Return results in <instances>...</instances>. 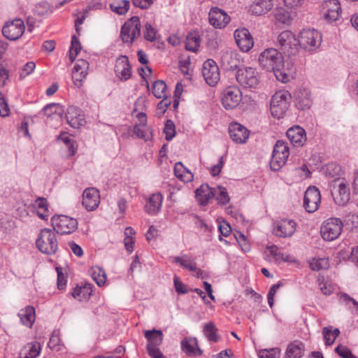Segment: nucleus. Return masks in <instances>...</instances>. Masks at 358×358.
I'll use <instances>...</instances> for the list:
<instances>
[{"instance_id":"obj_1","label":"nucleus","mask_w":358,"mask_h":358,"mask_svg":"<svg viewBox=\"0 0 358 358\" xmlns=\"http://www.w3.org/2000/svg\"><path fill=\"white\" fill-rule=\"evenodd\" d=\"M299 41L296 35L289 30L280 33L276 38V46L288 56L294 55L299 50Z\"/></svg>"},{"instance_id":"obj_2","label":"nucleus","mask_w":358,"mask_h":358,"mask_svg":"<svg viewBox=\"0 0 358 358\" xmlns=\"http://www.w3.org/2000/svg\"><path fill=\"white\" fill-rule=\"evenodd\" d=\"M141 24L138 16H133L122 25L120 38L124 43L131 45L141 36Z\"/></svg>"},{"instance_id":"obj_3","label":"nucleus","mask_w":358,"mask_h":358,"mask_svg":"<svg viewBox=\"0 0 358 358\" xmlns=\"http://www.w3.org/2000/svg\"><path fill=\"white\" fill-rule=\"evenodd\" d=\"M36 243L41 252L48 255L55 253L58 248L55 232L47 228L41 230Z\"/></svg>"},{"instance_id":"obj_4","label":"nucleus","mask_w":358,"mask_h":358,"mask_svg":"<svg viewBox=\"0 0 358 358\" xmlns=\"http://www.w3.org/2000/svg\"><path fill=\"white\" fill-rule=\"evenodd\" d=\"M298 41L299 42V47L312 51L320 46L322 35L316 29H304L300 32Z\"/></svg>"},{"instance_id":"obj_5","label":"nucleus","mask_w":358,"mask_h":358,"mask_svg":"<svg viewBox=\"0 0 358 358\" xmlns=\"http://www.w3.org/2000/svg\"><path fill=\"white\" fill-rule=\"evenodd\" d=\"M270 66H272L273 75L278 81L286 83L292 78L284 68L282 55L275 49L270 48Z\"/></svg>"},{"instance_id":"obj_6","label":"nucleus","mask_w":358,"mask_h":358,"mask_svg":"<svg viewBox=\"0 0 358 358\" xmlns=\"http://www.w3.org/2000/svg\"><path fill=\"white\" fill-rule=\"evenodd\" d=\"M331 194L334 201L338 206H345L350 201V191L349 185L344 178H338L334 181Z\"/></svg>"},{"instance_id":"obj_7","label":"nucleus","mask_w":358,"mask_h":358,"mask_svg":"<svg viewBox=\"0 0 358 358\" xmlns=\"http://www.w3.org/2000/svg\"><path fill=\"white\" fill-rule=\"evenodd\" d=\"M289 148L282 141H278L273 150L270 159V169L278 171L282 167L289 156Z\"/></svg>"},{"instance_id":"obj_8","label":"nucleus","mask_w":358,"mask_h":358,"mask_svg":"<svg viewBox=\"0 0 358 358\" xmlns=\"http://www.w3.org/2000/svg\"><path fill=\"white\" fill-rule=\"evenodd\" d=\"M343 226L341 219L331 217L322 224L320 228L321 236L325 241H334L341 235Z\"/></svg>"},{"instance_id":"obj_9","label":"nucleus","mask_w":358,"mask_h":358,"mask_svg":"<svg viewBox=\"0 0 358 358\" xmlns=\"http://www.w3.org/2000/svg\"><path fill=\"white\" fill-rule=\"evenodd\" d=\"M51 222L54 230L61 234H71L78 227L76 219L63 215L53 216Z\"/></svg>"},{"instance_id":"obj_10","label":"nucleus","mask_w":358,"mask_h":358,"mask_svg":"<svg viewBox=\"0 0 358 358\" xmlns=\"http://www.w3.org/2000/svg\"><path fill=\"white\" fill-rule=\"evenodd\" d=\"M237 82L243 87H255L259 83L257 71L251 67L238 69L236 75Z\"/></svg>"},{"instance_id":"obj_11","label":"nucleus","mask_w":358,"mask_h":358,"mask_svg":"<svg viewBox=\"0 0 358 358\" xmlns=\"http://www.w3.org/2000/svg\"><path fill=\"white\" fill-rule=\"evenodd\" d=\"M241 99L242 93L237 87L229 86L222 91V103L227 110L235 108L240 103Z\"/></svg>"},{"instance_id":"obj_12","label":"nucleus","mask_w":358,"mask_h":358,"mask_svg":"<svg viewBox=\"0 0 358 358\" xmlns=\"http://www.w3.org/2000/svg\"><path fill=\"white\" fill-rule=\"evenodd\" d=\"M321 195L320 190L315 186L309 187L304 193L303 207L306 212H315L320 204Z\"/></svg>"},{"instance_id":"obj_13","label":"nucleus","mask_w":358,"mask_h":358,"mask_svg":"<svg viewBox=\"0 0 358 358\" xmlns=\"http://www.w3.org/2000/svg\"><path fill=\"white\" fill-rule=\"evenodd\" d=\"M234 37L237 46L243 52H248L254 46L253 36L246 28L236 29Z\"/></svg>"},{"instance_id":"obj_14","label":"nucleus","mask_w":358,"mask_h":358,"mask_svg":"<svg viewBox=\"0 0 358 358\" xmlns=\"http://www.w3.org/2000/svg\"><path fill=\"white\" fill-rule=\"evenodd\" d=\"M24 29V22L20 19H15L10 22L6 23L3 26L2 34L8 39L15 41L23 34Z\"/></svg>"},{"instance_id":"obj_15","label":"nucleus","mask_w":358,"mask_h":358,"mask_svg":"<svg viewBox=\"0 0 358 358\" xmlns=\"http://www.w3.org/2000/svg\"><path fill=\"white\" fill-rule=\"evenodd\" d=\"M202 75L209 85L214 86L217 83L220 77V71L214 60L208 59L203 63Z\"/></svg>"},{"instance_id":"obj_16","label":"nucleus","mask_w":358,"mask_h":358,"mask_svg":"<svg viewBox=\"0 0 358 358\" xmlns=\"http://www.w3.org/2000/svg\"><path fill=\"white\" fill-rule=\"evenodd\" d=\"M228 132L231 139L237 144L245 143L250 136L249 130L241 124L232 122L229 124Z\"/></svg>"},{"instance_id":"obj_17","label":"nucleus","mask_w":358,"mask_h":358,"mask_svg":"<svg viewBox=\"0 0 358 358\" xmlns=\"http://www.w3.org/2000/svg\"><path fill=\"white\" fill-rule=\"evenodd\" d=\"M321 7L324 18L329 22H335L341 16V7L338 0H324Z\"/></svg>"},{"instance_id":"obj_18","label":"nucleus","mask_w":358,"mask_h":358,"mask_svg":"<svg viewBox=\"0 0 358 358\" xmlns=\"http://www.w3.org/2000/svg\"><path fill=\"white\" fill-rule=\"evenodd\" d=\"M210 24L216 29L224 28L230 22L231 17L223 10L213 7L208 13Z\"/></svg>"},{"instance_id":"obj_19","label":"nucleus","mask_w":358,"mask_h":358,"mask_svg":"<svg viewBox=\"0 0 358 358\" xmlns=\"http://www.w3.org/2000/svg\"><path fill=\"white\" fill-rule=\"evenodd\" d=\"M82 203L87 210H94L100 203L99 191L94 187L85 189L83 193Z\"/></svg>"},{"instance_id":"obj_20","label":"nucleus","mask_w":358,"mask_h":358,"mask_svg":"<svg viewBox=\"0 0 358 358\" xmlns=\"http://www.w3.org/2000/svg\"><path fill=\"white\" fill-rule=\"evenodd\" d=\"M220 62L224 70L230 71L238 68L241 60L238 53L236 51L227 50L222 52Z\"/></svg>"},{"instance_id":"obj_21","label":"nucleus","mask_w":358,"mask_h":358,"mask_svg":"<svg viewBox=\"0 0 358 358\" xmlns=\"http://www.w3.org/2000/svg\"><path fill=\"white\" fill-rule=\"evenodd\" d=\"M115 72L122 81H126L131 78V66L127 56L121 55L116 59Z\"/></svg>"},{"instance_id":"obj_22","label":"nucleus","mask_w":358,"mask_h":358,"mask_svg":"<svg viewBox=\"0 0 358 358\" xmlns=\"http://www.w3.org/2000/svg\"><path fill=\"white\" fill-rule=\"evenodd\" d=\"M296 222L292 220L283 219L278 222L273 228V234L279 237H291L295 232Z\"/></svg>"},{"instance_id":"obj_23","label":"nucleus","mask_w":358,"mask_h":358,"mask_svg":"<svg viewBox=\"0 0 358 358\" xmlns=\"http://www.w3.org/2000/svg\"><path fill=\"white\" fill-rule=\"evenodd\" d=\"M286 135L294 147H302L307 141L305 129L298 125L290 127L287 131Z\"/></svg>"},{"instance_id":"obj_24","label":"nucleus","mask_w":358,"mask_h":358,"mask_svg":"<svg viewBox=\"0 0 358 358\" xmlns=\"http://www.w3.org/2000/svg\"><path fill=\"white\" fill-rule=\"evenodd\" d=\"M89 66L88 62L85 59H78L72 71V79L77 87L82 86V82L87 75Z\"/></svg>"},{"instance_id":"obj_25","label":"nucleus","mask_w":358,"mask_h":358,"mask_svg":"<svg viewBox=\"0 0 358 358\" xmlns=\"http://www.w3.org/2000/svg\"><path fill=\"white\" fill-rule=\"evenodd\" d=\"M66 118L68 124L73 128H79L85 124L84 115L79 108L75 106L68 108Z\"/></svg>"},{"instance_id":"obj_26","label":"nucleus","mask_w":358,"mask_h":358,"mask_svg":"<svg viewBox=\"0 0 358 358\" xmlns=\"http://www.w3.org/2000/svg\"><path fill=\"white\" fill-rule=\"evenodd\" d=\"M274 17V24L275 26L289 27L293 21V17L290 11L282 7H278L273 11Z\"/></svg>"},{"instance_id":"obj_27","label":"nucleus","mask_w":358,"mask_h":358,"mask_svg":"<svg viewBox=\"0 0 358 358\" xmlns=\"http://www.w3.org/2000/svg\"><path fill=\"white\" fill-rule=\"evenodd\" d=\"M216 195V189L210 188L208 184H202L195 191L197 201L202 206H206L208 201Z\"/></svg>"},{"instance_id":"obj_28","label":"nucleus","mask_w":358,"mask_h":358,"mask_svg":"<svg viewBox=\"0 0 358 358\" xmlns=\"http://www.w3.org/2000/svg\"><path fill=\"white\" fill-rule=\"evenodd\" d=\"M163 196L160 193L152 194L148 199L145 208L149 214L157 213L162 206Z\"/></svg>"},{"instance_id":"obj_29","label":"nucleus","mask_w":358,"mask_h":358,"mask_svg":"<svg viewBox=\"0 0 358 358\" xmlns=\"http://www.w3.org/2000/svg\"><path fill=\"white\" fill-rule=\"evenodd\" d=\"M304 351V344L299 341H294L287 345L285 358H301Z\"/></svg>"},{"instance_id":"obj_30","label":"nucleus","mask_w":358,"mask_h":358,"mask_svg":"<svg viewBox=\"0 0 358 358\" xmlns=\"http://www.w3.org/2000/svg\"><path fill=\"white\" fill-rule=\"evenodd\" d=\"M40 352L41 345L39 343H29L20 350L18 358H36Z\"/></svg>"},{"instance_id":"obj_31","label":"nucleus","mask_w":358,"mask_h":358,"mask_svg":"<svg viewBox=\"0 0 358 358\" xmlns=\"http://www.w3.org/2000/svg\"><path fill=\"white\" fill-rule=\"evenodd\" d=\"M144 335L148 341L147 348L159 347L162 343L164 336L161 330H148Z\"/></svg>"},{"instance_id":"obj_32","label":"nucleus","mask_w":358,"mask_h":358,"mask_svg":"<svg viewBox=\"0 0 358 358\" xmlns=\"http://www.w3.org/2000/svg\"><path fill=\"white\" fill-rule=\"evenodd\" d=\"M18 315L24 325L31 327L35 321V309L33 306H27L20 311Z\"/></svg>"},{"instance_id":"obj_33","label":"nucleus","mask_w":358,"mask_h":358,"mask_svg":"<svg viewBox=\"0 0 358 358\" xmlns=\"http://www.w3.org/2000/svg\"><path fill=\"white\" fill-rule=\"evenodd\" d=\"M197 347V341L195 338H185L181 341V348L188 355H200L202 352Z\"/></svg>"},{"instance_id":"obj_34","label":"nucleus","mask_w":358,"mask_h":358,"mask_svg":"<svg viewBox=\"0 0 358 358\" xmlns=\"http://www.w3.org/2000/svg\"><path fill=\"white\" fill-rule=\"evenodd\" d=\"M92 286L91 284L86 283L83 286L76 287L72 293L73 297L80 301L87 300L92 292Z\"/></svg>"},{"instance_id":"obj_35","label":"nucleus","mask_w":358,"mask_h":358,"mask_svg":"<svg viewBox=\"0 0 358 358\" xmlns=\"http://www.w3.org/2000/svg\"><path fill=\"white\" fill-rule=\"evenodd\" d=\"M295 104L296 106L301 110L309 109L312 106V99L310 92L306 90L300 92Z\"/></svg>"},{"instance_id":"obj_36","label":"nucleus","mask_w":358,"mask_h":358,"mask_svg":"<svg viewBox=\"0 0 358 358\" xmlns=\"http://www.w3.org/2000/svg\"><path fill=\"white\" fill-rule=\"evenodd\" d=\"M174 262L179 264L182 267L190 271H197L198 278L200 277L199 273H202L201 270L197 269L196 262L192 261L187 255H183L182 257H175Z\"/></svg>"},{"instance_id":"obj_37","label":"nucleus","mask_w":358,"mask_h":358,"mask_svg":"<svg viewBox=\"0 0 358 358\" xmlns=\"http://www.w3.org/2000/svg\"><path fill=\"white\" fill-rule=\"evenodd\" d=\"M174 173L177 178L184 182H190L194 178L193 174L181 162L175 164Z\"/></svg>"},{"instance_id":"obj_38","label":"nucleus","mask_w":358,"mask_h":358,"mask_svg":"<svg viewBox=\"0 0 358 358\" xmlns=\"http://www.w3.org/2000/svg\"><path fill=\"white\" fill-rule=\"evenodd\" d=\"M130 7V2L128 0H115L110 4L111 10L120 15L126 14Z\"/></svg>"},{"instance_id":"obj_39","label":"nucleus","mask_w":358,"mask_h":358,"mask_svg":"<svg viewBox=\"0 0 358 358\" xmlns=\"http://www.w3.org/2000/svg\"><path fill=\"white\" fill-rule=\"evenodd\" d=\"M200 45V37L196 33L188 34L186 42L185 48L191 52H196Z\"/></svg>"},{"instance_id":"obj_40","label":"nucleus","mask_w":358,"mask_h":358,"mask_svg":"<svg viewBox=\"0 0 358 358\" xmlns=\"http://www.w3.org/2000/svg\"><path fill=\"white\" fill-rule=\"evenodd\" d=\"M287 109V103L281 102V105L280 104L278 106L270 101V113L275 118L280 119L283 117Z\"/></svg>"},{"instance_id":"obj_41","label":"nucleus","mask_w":358,"mask_h":358,"mask_svg":"<svg viewBox=\"0 0 358 358\" xmlns=\"http://www.w3.org/2000/svg\"><path fill=\"white\" fill-rule=\"evenodd\" d=\"M268 3L267 0H257L250 6V11L257 15H262L267 13Z\"/></svg>"},{"instance_id":"obj_42","label":"nucleus","mask_w":358,"mask_h":358,"mask_svg":"<svg viewBox=\"0 0 358 358\" xmlns=\"http://www.w3.org/2000/svg\"><path fill=\"white\" fill-rule=\"evenodd\" d=\"M270 256H272L276 263L290 262L291 257L289 255L282 253L275 245L270 246Z\"/></svg>"},{"instance_id":"obj_43","label":"nucleus","mask_w":358,"mask_h":358,"mask_svg":"<svg viewBox=\"0 0 358 358\" xmlns=\"http://www.w3.org/2000/svg\"><path fill=\"white\" fill-rule=\"evenodd\" d=\"M291 99V94L288 91H278L273 95L271 102L275 103V105H281V102H284L289 105V101Z\"/></svg>"},{"instance_id":"obj_44","label":"nucleus","mask_w":358,"mask_h":358,"mask_svg":"<svg viewBox=\"0 0 358 358\" xmlns=\"http://www.w3.org/2000/svg\"><path fill=\"white\" fill-rule=\"evenodd\" d=\"M166 85L164 81L158 80L152 84V94L157 99L165 97Z\"/></svg>"},{"instance_id":"obj_45","label":"nucleus","mask_w":358,"mask_h":358,"mask_svg":"<svg viewBox=\"0 0 358 358\" xmlns=\"http://www.w3.org/2000/svg\"><path fill=\"white\" fill-rule=\"evenodd\" d=\"M80 50V43L76 36L73 35L71 38V43L69 50V59L71 62H73L75 61L76 57Z\"/></svg>"},{"instance_id":"obj_46","label":"nucleus","mask_w":358,"mask_h":358,"mask_svg":"<svg viewBox=\"0 0 358 358\" xmlns=\"http://www.w3.org/2000/svg\"><path fill=\"white\" fill-rule=\"evenodd\" d=\"M217 329L213 323L210 322L205 324L203 327V333L208 341L217 342L218 340L217 332Z\"/></svg>"},{"instance_id":"obj_47","label":"nucleus","mask_w":358,"mask_h":358,"mask_svg":"<svg viewBox=\"0 0 358 358\" xmlns=\"http://www.w3.org/2000/svg\"><path fill=\"white\" fill-rule=\"evenodd\" d=\"M92 277L99 286L103 285L106 280L105 271L99 267H95L93 268Z\"/></svg>"},{"instance_id":"obj_48","label":"nucleus","mask_w":358,"mask_h":358,"mask_svg":"<svg viewBox=\"0 0 358 358\" xmlns=\"http://www.w3.org/2000/svg\"><path fill=\"white\" fill-rule=\"evenodd\" d=\"M310 267L313 271L326 269L329 267L328 259L325 258H313L310 262Z\"/></svg>"},{"instance_id":"obj_49","label":"nucleus","mask_w":358,"mask_h":358,"mask_svg":"<svg viewBox=\"0 0 358 358\" xmlns=\"http://www.w3.org/2000/svg\"><path fill=\"white\" fill-rule=\"evenodd\" d=\"M217 201L218 203L225 205L229 202V196L226 189L223 187L219 186L216 189V195L214 196Z\"/></svg>"},{"instance_id":"obj_50","label":"nucleus","mask_w":358,"mask_h":358,"mask_svg":"<svg viewBox=\"0 0 358 358\" xmlns=\"http://www.w3.org/2000/svg\"><path fill=\"white\" fill-rule=\"evenodd\" d=\"M44 114L47 116H51L53 114L57 113L60 115L63 110L59 104L50 103L46 105L43 109Z\"/></svg>"},{"instance_id":"obj_51","label":"nucleus","mask_w":358,"mask_h":358,"mask_svg":"<svg viewBox=\"0 0 358 358\" xmlns=\"http://www.w3.org/2000/svg\"><path fill=\"white\" fill-rule=\"evenodd\" d=\"M164 132L166 134V139L167 141H171L176 135L175 131V124L171 120H166L165 123V127L164 129Z\"/></svg>"},{"instance_id":"obj_52","label":"nucleus","mask_w":358,"mask_h":358,"mask_svg":"<svg viewBox=\"0 0 358 358\" xmlns=\"http://www.w3.org/2000/svg\"><path fill=\"white\" fill-rule=\"evenodd\" d=\"M156 30L153 28V27L149 24L146 23L145 25V31H144V38L145 40L149 41H154L156 38Z\"/></svg>"},{"instance_id":"obj_53","label":"nucleus","mask_w":358,"mask_h":358,"mask_svg":"<svg viewBox=\"0 0 358 358\" xmlns=\"http://www.w3.org/2000/svg\"><path fill=\"white\" fill-rule=\"evenodd\" d=\"M142 127H144L141 124L134 126V132L138 138L148 141L150 138L148 134L149 129H144Z\"/></svg>"},{"instance_id":"obj_54","label":"nucleus","mask_w":358,"mask_h":358,"mask_svg":"<svg viewBox=\"0 0 358 358\" xmlns=\"http://www.w3.org/2000/svg\"><path fill=\"white\" fill-rule=\"evenodd\" d=\"M335 351L343 358H356V357L346 346L340 345L336 348Z\"/></svg>"},{"instance_id":"obj_55","label":"nucleus","mask_w":358,"mask_h":358,"mask_svg":"<svg viewBox=\"0 0 358 358\" xmlns=\"http://www.w3.org/2000/svg\"><path fill=\"white\" fill-rule=\"evenodd\" d=\"M294 172L301 180L308 178L310 175V171L306 164L295 168Z\"/></svg>"},{"instance_id":"obj_56","label":"nucleus","mask_w":358,"mask_h":358,"mask_svg":"<svg viewBox=\"0 0 358 358\" xmlns=\"http://www.w3.org/2000/svg\"><path fill=\"white\" fill-rule=\"evenodd\" d=\"M9 113L10 109L8 103L3 94L0 92V116L6 117L9 115Z\"/></svg>"},{"instance_id":"obj_57","label":"nucleus","mask_w":358,"mask_h":358,"mask_svg":"<svg viewBox=\"0 0 358 358\" xmlns=\"http://www.w3.org/2000/svg\"><path fill=\"white\" fill-rule=\"evenodd\" d=\"M174 287L178 294H186L187 292V286L179 279L178 276L173 278Z\"/></svg>"},{"instance_id":"obj_58","label":"nucleus","mask_w":358,"mask_h":358,"mask_svg":"<svg viewBox=\"0 0 358 358\" xmlns=\"http://www.w3.org/2000/svg\"><path fill=\"white\" fill-rule=\"evenodd\" d=\"M259 64L263 68L267 70L268 66V48L265 49L259 56Z\"/></svg>"},{"instance_id":"obj_59","label":"nucleus","mask_w":358,"mask_h":358,"mask_svg":"<svg viewBox=\"0 0 358 358\" xmlns=\"http://www.w3.org/2000/svg\"><path fill=\"white\" fill-rule=\"evenodd\" d=\"M324 339L327 345H331L334 343L335 339L331 336V327H326L322 330Z\"/></svg>"},{"instance_id":"obj_60","label":"nucleus","mask_w":358,"mask_h":358,"mask_svg":"<svg viewBox=\"0 0 358 358\" xmlns=\"http://www.w3.org/2000/svg\"><path fill=\"white\" fill-rule=\"evenodd\" d=\"M339 301L341 303L346 306H348L350 303H352L357 309L358 308V301L350 297L347 294H341L339 297Z\"/></svg>"},{"instance_id":"obj_61","label":"nucleus","mask_w":358,"mask_h":358,"mask_svg":"<svg viewBox=\"0 0 358 358\" xmlns=\"http://www.w3.org/2000/svg\"><path fill=\"white\" fill-rule=\"evenodd\" d=\"M36 64L33 62H29L24 65L20 72V78H24L29 75L35 69Z\"/></svg>"},{"instance_id":"obj_62","label":"nucleus","mask_w":358,"mask_h":358,"mask_svg":"<svg viewBox=\"0 0 358 358\" xmlns=\"http://www.w3.org/2000/svg\"><path fill=\"white\" fill-rule=\"evenodd\" d=\"M235 237L243 250L247 251L249 250L250 246L246 243V238L243 234L241 231H238L236 234H235Z\"/></svg>"},{"instance_id":"obj_63","label":"nucleus","mask_w":358,"mask_h":358,"mask_svg":"<svg viewBox=\"0 0 358 358\" xmlns=\"http://www.w3.org/2000/svg\"><path fill=\"white\" fill-rule=\"evenodd\" d=\"M224 163V162L223 157H220L219 158L218 163L217 164L213 165V166L210 167V174L213 176H218L220 174V173L221 172V170H222V169L223 167Z\"/></svg>"},{"instance_id":"obj_64","label":"nucleus","mask_w":358,"mask_h":358,"mask_svg":"<svg viewBox=\"0 0 358 358\" xmlns=\"http://www.w3.org/2000/svg\"><path fill=\"white\" fill-rule=\"evenodd\" d=\"M345 222L347 225L351 228L358 227V215L355 214H349L346 216Z\"/></svg>"}]
</instances>
